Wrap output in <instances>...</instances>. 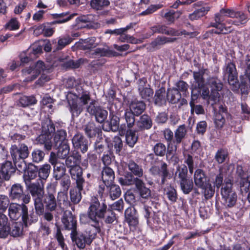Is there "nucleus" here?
Instances as JSON below:
<instances>
[{"label": "nucleus", "mask_w": 250, "mask_h": 250, "mask_svg": "<svg viewBox=\"0 0 250 250\" xmlns=\"http://www.w3.org/2000/svg\"><path fill=\"white\" fill-rule=\"evenodd\" d=\"M67 100L72 116L78 117L83 110V106L79 101H78L77 96L76 94L70 93L68 95Z\"/></svg>", "instance_id": "nucleus-17"}, {"label": "nucleus", "mask_w": 250, "mask_h": 250, "mask_svg": "<svg viewBox=\"0 0 250 250\" xmlns=\"http://www.w3.org/2000/svg\"><path fill=\"white\" fill-rule=\"evenodd\" d=\"M203 189V193L206 199H209L211 198L214 193V189L212 188L210 183L208 182L207 184L204 185L203 188H201Z\"/></svg>", "instance_id": "nucleus-60"}, {"label": "nucleus", "mask_w": 250, "mask_h": 250, "mask_svg": "<svg viewBox=\"0 0 250 250\" xmlns=\"http://www.w3.org/2000/svg\"><path fill=\"white\" fill-rule=\"evenodd\" d=\"M221 194L222 200L226 208H231L235 205L237 196L235 191L232 189V184L230 182L227 181L223 185Z\"/></svg>", "instance_id": "nucleus-4"}, {"label": "nucleus", "mask_w": 250, "mask_h": 250, "mask_svg": "<svg viewBox=\"0 0 250 250\" xmlns=\"http://www.w3.org/2000/svg\"><path fill=\"white\" fill-rule=\"evenodd\" d=\"M204 72H193L194 81L192 86L195 90H200V94L203 99L206 100L208 97V88L206 86L203 77Z\"/></svg>", "instance_id": "nucleus-8"}, {"label": "nucleus", "mask_w": 250, "mask_h": 250, "mask_svg": "<svg viewBox=\"0 0 250 250\" xmlns=\"http://www.w3.org/2000/svg\"><path fill=\"white\" fill-rule=\"evenodd\" d=\"M58 150L56 154V157L57 159H64L69 154L70 152V147L66 143H63L60 145H58Z\"/></svg>", "instance_id": "nucleus-42"}, {"label": "nucleus", "mask_w": 250, "mask_h": 250, "mask_svg": "<svg viewBox=\"0 0 250 250\" xmlns=\"http://www.w3.org/2000/svg\"><path fill=\"white\" fill-rule=\"evenodd\" d=\"M167 101L172 104L177 103L181 98V94L176 88L168 89L167 93Z\"/></svg>", "instance_id": "nucleus-41"}, {"label": "nucleus", "mask_w": 250, "mask_h": 250, "mask_svg": "<svg viewBox=\"0 0 250 250\" xmlns=\"http://www.w3.org/2000/svg\"><path fill=\"white\" fill-rule=\"evenodd\" d=\"M135 116V115L128 109L125 110L124 116L126 123V128L127 127L128 129H131L136 125Z\"/></svg>", "instance_id": "nucleus-49"}, {"label": "nucleus", "mask_w": 250, "mask_h": 250, "mask_svg": "<svg viewBox=\"0 0 250 250\" xmlns=\"http://www.w3.org/2000/svg\"><path fill=\"white\" fill-rule=\"evenodd\" d=\"M49 162L54 166L53 176L56 180H60L65 175L66 168L62 163H60L54 152L50 153Z\"/></svg>", "instance_id": "nucleus-14"}, {"label": "nucleus", "mask_w": 250, "mask_h": 250, "mask_svg": "<svg viewBox=\"0 0 250 250\" xmlns=\"http://www.w3.org/2000/svg\"><path fill=\"white\" fill-rule=\"evenodd\" d=\"M44 155L43 151L38 149H35L32 152V160L36 163L40 162L43 160Z\"/></svg>", "instance_id": "nucleus-64"}, {"label": "nucleus", "mask_w": 250, "mask_h": 250, "mask_svg": "<svg viewBox=\"0 0 250 250\" xmlns=\"http://www.w3.org/2000/svg\"><path fill=\"white\" fill-rule=\"evenodd\" d=\"M173 28L169 27L166 25L157 24L150 27L152 34L159 33L172 36Z\"/></svg>", "instance_id": "nucleus-39"}, {"label": "nucleus", "mask_w": 250, "mask_h": 250, "mask_svg": "<svg viewBox=\"0 0 250 250\" xmlns=\"http://www.w3.org/2000/svg\"><path fill=\"white\" fill-rule=\"evenodd\" d=\"M101 178L103 182L107 186L112 184L115 179L114 171L108 167H104L101 172Z\"/></svg>", "instance_id": "nucleus-30"}, {"label": "nucleus", "mask_w": 250, "mask_h": 250, "mask_svg": "<svg viewBox=\"0 0 250 250\" xmlns=\"http://www.w3.org/2000/svg\"><path fill=\"white\" fill-rule=\"evenodd\" d=\"M240 191L242 194L248 193L247 199L250 203V179L243 180L241 183Z\"/></svg>", "instance_id": "nucleus-57"}, {"label": "nucleus", "mask_w": 250, "mask_h": 250, "mask_svg": "<svg viewBox=\"0 0 250 250\" xmlns=\"http://www.w3.org/2000/svg\"><path fill=\"white\" fill-rule=\"evenodd\" d=\"M160 170V177H161V180L160 183H159V181H158V183L160 185H164L165 183L166 179L169 176L170 173L169 170L167 168V165L164 162H162L161 164V167H159Z\"/></svg>", "instance_id": "nucleus-48"}, {"label": "nucleus", "mask_w": 250, "mask_h": 250, "mask_svg": "<svg viewBox=\"0 0 250 250\" xmlns=\"http://www.w3.org/2000/svg\"><path fill=\"white\" fill-rule=\"evenodd\" d=\"M140 196L144 199L148 200L151 197V190L146 187L145 183L142 180L136 187Z\"/></svg>", "instance_id": "nucleus-38"}, {"label": "nucleus", "mask_w": 250, "mask_h": 250, "mask_svg": "<svg viewBox=\"0 0 250 250\" xmlns=\"http://www.w3.org/2000/svg\"><path fill=\"white\" fill-rule=\"evenodd\" d=\"M20 26V23L16 18H11L5 25V28L10 30H16Z\"/></svg>", "instance_id": "nucleus-63"}, {"label": "nucleus", "mask_w": 250, "mask_h": 250, "mask_svg": "<svg viewBox=\"0 0 250 250\" xmlns=\"http://www.w3.org/2000/svg\"><path fill=\"white\" fill-rule=\"evenodd\" d=\"M10 152L13 161L25 159L29 154L28 146L24 144L20 145L19 146L15 145H12L10 147Z\"/></svg>", "instance_id": "nucleus-15"}, {"label": "nucleus", "mask_w": 250, "mask_h": 250, "mask_svg": "<svg viewBox=\"0 0 250 250\" xmlns=\"http://www.w3.org/2000/svg\"><path fill=\"white\" fill-rule=\"evenodd\" d=\"M45 68L44 62L39 61L36 64L22 70V74L26 77L24 81L31 82L35 80L37 76Z\"/></svg>", "instance_id": "nucleus-12"}, {"label": "nucleus", "mask_w": 250, "mask_h": 250, "mask_svg": "<svg viewBox=\"0 0 250 250\" xmlns=\"http://www.w3.org/2000/svg\"><path fill=\"white\" fill-rule=\"evenodd\" d=\"M51 167L49 164H44L39 169L38 174L39 180H45L49 176L50 172Z\"/></svg>", "instance_id": "nucleus-55"}, {"label": "nucleus", "mask_w": 250, "mask_h": 250, "mask_svg": "<svg viewBox=\"0 0 250 250\" xmlns=\"http://www.w3.org/2000/svg\"><path fill=\"white\" fill-rule=\"evenodd\" d=\"M135 176L131 173L127 172L124 177L119 178L118 182L122 186H129L135 184L136 187L142 179Z\"/></svg>", "instance_id": "nucleus-27"}, {"label": "nucleus", "mask_w": 250, "mask_h": 250, "mask_svg": "<svg viewBox=\"0 0 250 250\" xmlns=\"http://www.w3.org/2000/svg\"><path fill=\"white\" fill-rule=\"evenodd\" d=\"M214 22L210 23V26L214 27L215 29L210 30V32L216 34H227L231 32V27H227L224 21H218L216 18H214Z\"/></svg>", "instance_id": "nucleus-25"}, {"label": "nucleus", "mask_w": 250, "mask_h": 250, "mask_svg": "<svg viewBox=\"0 0 250 250\" xmlns=\"http://www.w3.org/2000/svg\"><path fill=\"white\" fill-rule=\"evenodd\" d=\"M68 172L72 179L76 181V187L80 189H83L85 183L83 177V169L80 165H77L68 169Z\"/></svg>", "instance_id": "nucleus-19"}, {"label": "nucleus", "mask_w": 250, "mask_h": 250, "mask_svg": "<svg viewBox=\"0 0 250 250\" xmlns=\"http://www.w3.org/2000/svg\"><path fill=\"white\" fill-rule=\"evenodd\" d=\"M63 228L71 231L70 237L73 238L77 234V220L74 215L70 211H65L61 219Z\"/></svg>", "instance_id": "nucleus-11"}, {"label": "nucleus", "mask_w": 250, "mask_h": 250, "mask_svg": "<svg viewBox=\"0 0 250 250\" xmlns=\"http://www.w3.org/2000/svg\"><path fill=\"white\" fill-rule=\"evenodd\" d=\"M56 186L53 183H49L46 188V193L42 198V203L47 210L50 211L56 210L57 207L56 199Z\"/></svg>", "instance_id": "nucleus-5"}, {"label": "nucleus", "mask_w": 250, "mask_h": 250, "mask_svg": "<svg viewBox=\"0 0 250 250\" xmlns=\"http://www.w3.org/2000/svg\"><path fill=\"white\" fill-rule=\"evenodd\" d=\"M110 4L109 0H91L90 1V6L94 10L99 11L102 14H105L107 13V11H104V9L107 7Z\"/></svg>", "instance_id": "nucleus-32"}, {"label": "nucleus", "mask_w": 250, "mask_h": 250, "mask_svg": "<svg viewBox=\"0 0 250 250\" xmlns=\"http://www.w3.org/2000/svg\"><path fill=\"white\" fill-rule=\"evenodd\" d=\"M120 118L112 113L109 116V119L104 122L103 125V128L104 131H109L110 130L116 131L118 129L120 132L125 133L126 131V125L122 124L119 126Z\"/></svg>", "instance_id": "nucleus-13"}, {"label": "nucleus", "mask_w": 250, "mask_h": 250, "mask_svg": "<svg viewBox=\"0 0 250 250\" xmlns=\"http://www.w3.org/2000/svg\"><path fill=\"white\" fill-rule=\"evenodd\" d=\"M121 193V189L119 185L113 184L109 185L108 194L112 200H114L118 198Z\"/></svg>", "instance_id": "nucleus-46"}, {"label": "nucleus", "mask_w": 250, "mask_h": 250, "mask_svg": "<svg viewBox=\"0 0 250 250\" xmlns=\"http://www.w3.org/2000/svg\"><path fill=\"white\" fill-rule=\"evenodd\" d=\"M87 111L91 115H94L96 121L99 123H103L107 118V111L99 106L90 104L87 108Z\"/></svg>", "instance_id": "nucleus-20"}, {"label": "nucleus", "mask_w": 250, "mask_h": 250, "mask_svg": "<svg viewBox=\"0 0 250 250\" xmlns=\"http://www.w3.org/2000/svg\"><path fill=\"white\" fill-rule=\"evenodd\" d=\"M125 219L129 226L135 227L138 224V217L136 209L133 207L127 208L125 211Z\"/></svg>", "instance_id": "nucleus-24"}, {"label": "nucleus", "mask_w": 250, "mask_h": 250, "mask_svg": "<svg viewBox=\"0 0 250 250\" xmlns=\"http://www.w3.org/2000/svg\"><path fill=\"white\" fill-rule=\"evenodd\" d=\"M207 177L204 171L201 169H197L194 174V182L195 185L199 188H203L207 182Z\"/></svg>", "instance_id": "nucleus-33"}, {"label": "nucleus", "mask_w": 250, "mask_h": 250, "mask_svg": "<svg viewBox=\"0 0 250 250\" xmlns=\"http://www.w3.org/2000/svg\"><path fill=\"white\" fill-rule=\"evenodd\" d=\"M225 76L228 78L229 83L234 88H236L238 84V74L235 64L229 62L226 65L223 69Z\"/></svg>", "instance_id": "nucleus-16"}, {"label": "nucleus", "mask_w": 250, "mask_h": 250, "mask_svg": "<svg viewBox=\"0 0 250 250\" xmlns=\"http://www.w3.org/2000/svg\"><path fill=\"white\" fill-rule=\"evenodd\" d=\"M127 165L129 173L140 179L144 176V170L142 166L132 160L129 161Z\"/></svg>", "instance_id": "nucleus-34"}, {"label": "nucleus", "mask_w": 250, "mask_h": 250, "mask_svg": "<svg viewBox=\"0 0 250 250\" xmlns=\"http://www.w3.org/2000/svg\"><path fill=\"white\" fill-rule=\"evenodd\" d=\"M208 10L205 7H201L195 10L188 16L189 19L191 21L197 20L205 16Z\"/></svg>", "instance_id": "nucleus-56"}, {"label": "nucleus", "mask_w": 250, "mask_h": 250, "mask_svg": "<svg viewBox=\"0 0 250 250\" xmlns=\"http://www.w3.org/2000/svg\"><path fill=\"white\" fill-rule=\"evenodd\" d=\"M233 15L234 10L222 8L218 13L215 14L214 18H216L218 21H224L226 17L233 18Z\"/></svg>", "instance_id": "nucleus-44"}, {"label": "nucleus", "mask_w": 250, "mask_h": 250, "mask_svg": "<svg viewBox=\"0 0 250 250\" xmlns=\"http://www.w3.org/2000/svg\"><path fill=\"white\" fill-rule=\"evenodd\" d=\"M82 190L78 189L77 187L70 189V199L74 204H78L80 202L82 199L81 191Z\"/></svg>", "instance_id": "nucleus-54"}, {"label": "nucleus", "mask_w": 250, "mask_h": 250, "mask_svg": "<svg viewBox=\"0 0 250 250\" xmlns=\"http://www.w3.org/2000/svg\"><path fill=\"white\" fill-rule=\"evenodd\" d=\"M72 142L74 147L80 149L82 153H85L89 145L88 140L81 133H77L72 138Z\"/></svg>", "instance_id": "nucleus-18"}, {"label": "nucleus", "mask_w": 250, "mask_h": 250, "mask_svg": "<svg viewBox=\"0 0 250 250\" xmlns=\"http://www.w3.org/2000/svg\"><path fill=\"white\" fill-rule=\"evenodd\" d=\"M234 15L233 18L237 19L233 21V24L234 25L238 26L241 24H244L248 21L247 16L242 12L234 10Z\"/></svg>", "instance_id": "nucleus-50"}, {"label": "nucleus", "mask_w": 250, "mask_h": 250, "mask_svg": "<svg viewBox=\"0 0 250 250\" xmlns=\"http://www.w3.org/2000/svg\"><path fill=\"white\" fill-rule=\"evenodd\" d=\"M65 159V165L69 169L80 165L82 160V156L79 152H73L70 155L67 156Z\"/></svg>", "instance_id": "nucleus-31"}, {"label": "nucleus", "mask_w": 250, "mask_h": 250, "mask_svg": "<svg viewBox=\"0 0 250 250\" xmlns=\"http://www.w3.org/2000/svg\"><path fill=\"white\" fill-rule=\"evenodd\" d=\"M54 141L56 146L66 143L67 133L65 130L61 129L57 130L56 132L54 131Z\"/></svg>", "instance_id": "nucleus-43"}, {"label": "nucleus", "mask_w": 250, "mask_h": 250, "mask_svg": "<svg viewBox=\"0 0 250 250\" xmlns=\"http://www.w3.org/2000/svg\"><path fill=\"white\" fill-rule=\"evenodd\" d=\"M9 196L12 200L21 201L24 204H28L31 200L30 195L24 193L23 187L20 184H15L11 186Z\"/></svg>", "instance_id": "nucleus-10"}, {"label": "nucleus", "mask_w": 250, "mask_h": 250, "mask_svg": "<svg viewBox=\"0 0 250 250\" xmlns=\"http://www.w3.org/2000/svg\"><path fill=\"white\" fill-rule=\"evenodd\" d=\"M136 130L127 129L125 131L126 143L129 146L132 147L138 140V136L136 135Z\"/></svg>", "instance_id": "nucleus-45"}, {"label": "nucleus", "mask_w": 250, "mask_h": 250, "mask_svg": "<svg viewBox=\"0 0 250 250\" xmlns=\"http://www.w3.org/2000/svg\"><path fill=\"white\" fill-rule=\"evenodd\" d=\"M0 171L2 175L4 176L5 180L8 181L10 179L11 175L16 171V168L12 165L11 162L7 161L2 164Z\"/></svg>", "instance_id": "nucleus-35"}, {"label": "nucleus", "mask_w": 250, "mask_h": 250, "mask_svg": "<svg viewBox=\"0 0 250 250\" xmlns=\"http://www.w3.org/2000/svg\"><path fill=\"white\" fill-rule=\"evenodd\" d=\"M26 204H21L11 203L8 208V215L11 220H17L21 217L23 224L25 227L30 225L33 222L38 220L37 218L34 215H28V208Z\"/></svg>", "instance_id": "nucleus-3"}, {"label": "nucleus", "mask_w": 250, "mask_h": 250, "mask_svg": "<svg viewBox=\"0 0 250 250\" xmlns=\"http://www.w3.org/2000/svg\"><path fill=\"white\" fill-rule=\"evenodd\" d=\"M7 227L11 236L19 237L22 234L23 227L21 222H14Z\"/></svg>", "instance_id": "nucleus-37"}, {"label": "nucleus", "mask_w": 250, "mask_h": 250, "mask_svg": "<svg viewBox=\"0 0 250 250\" xmlns=\"http://www.w3.org/2000/svg\"><path fill=\"white\" fill-rule=\"evenodd\" d=\"M129 111H131L136 116L141 115L146 109V104L142 101L134 100L129 104Z\"/></svg>", "instance_id": "nucleus-29"}, {"label": "nucleus", "mask_w": 250, "mask_h": 250, "mask_svg": "<svg viewBox=\"0 0 250 250\" xmlns=\"http://www.w3.org/2000/svg\"><path fill=\"white\" fill-rule=\"evenodd\" d=\"M152 125V122L150 117L146 114H144L136 122L135 130L138 131L149 129L151 127Z\"/></svg>", "instance_id": "nucleus-26"}, {"label": "nucleus", "mask_w": 250, "mask_h": 250, "mask_svg": "<svg viewBox=\"0 0 250 250\" xmlns=\"http://www.w3.org/2000/svg\"><path fill=\"white\" fill-rule=\"evenodd\" d=\"M85 134L89 138H93L102 136V131L100 126L93 123H88L83 127Z\"/></svg>", "instance_id": "nucleus-23"}, {"label": "nucleus", "mask_w": 250, "mask_h": 250, "mask_svg": "<svg viewBox=\"0 0 250 250\" xmlns=\"http://www.w3.org/2000/svg\"><path fill=\"white\" fill-rule=\"evenodd\" d=\"M102 219H104L106 224H112L116 220V214L112 209L107 208V211Z\"/></svg>", "instance_id": "nucleus-61"}, {"label": "nucleus", "mask_w": 250, "mask_h": 250, "mask_svg": "<svg viewBox=\"0 0 250 250\" xmlns=\"http://www.w3.org/2000/svg\"><path fill=\"white\" fill-rule=\"evenodd\" d=\"M184 156V163L187 165L190 173L192 174L194 169L193 157L190 154H185Z\"/></svg>", "instance_id": "nucleus-62"}, {"label": "nucleus", "mask_w": 250, "mask_h": 250, "mask_svg": "<svg viewBox=\"0 0 250 250\" xmlns=\"http://www.w3.org/2000/svg\"><path fill=\"white\" fill-rule=\"evenodd\" d=\"M37 101L34 97H27L23 96L20 98L19 104L22 107H26L30 104H36Z\"/></svg>", "instance_id": "nucleus-59"}, {"label": "nucleus", "mask_w": 250, "mask_h": 250, "mask_svg": "<svg viewBox=\"0 0 250 250\" xmlns=\"http://www.w3.org/2000/svg\"><path fill=\"white\" fill-rule=\"evenodd\" d=\"M85 233V234H82L78 235L77 232L73 238H71L73 242H74L80 249H84L86 244L90 245L95 238L97 234L100 232L93 229H87Z\"/></svg>", "instance_id": "nucleus-9"}, {"label": "nucleus", "mask_w": 250, "mask_h": 250, "mask_svg": "<svg viewBox=\"0 0 250 250\" xmlns=\"http://www.w3.org/2000/svg\"><path fill=\"white\" fill-rule=\"evenodd\" d=\"M180 184L182 190L186 194L190 192L193 188L192 181L188 179L180 180Z\"/></svg>", "instance_id": "nucleus-52"}, {"label": "nucleus", "mask_w": 250, "mask_h": 250, "mask_svg": "<svg viewBox=\"0 0 250 250\" xmlns=\"http://www.w3.org/2000/svg\"><path fill=\"white\" fill-rule=\"evenodd\" d=\"M166 39L165 36H158L149 44L147 49L150 51H154L158 49L160 47L166 44Z\"/></svg>", "instance_id": "nucleus-40"}, {"label": "nucleus", "mask_w": 250, "mask_h": 250, "mask_svg": "<svg viewBox=\"0 0 250 250\" xmlns=\"http://www.w3.org/2000/svg\"><path fill=\"white\" fill-rule=\"evenodd\" d=\"M42 133L38 138V142L41 144L44 145V147L47 150L51 149L52 144L51 139L52 133L55 131L54 125L51 121L42 125Z\"/></svg>", "instance_id": "nucleus-6"}, {"label": "nucleus", "mask_w": 250, "mask_h": 250, "mask_svg": "<svg viewBox=\"0 0 250 250\" xmlns=\"http://www.w3.org/2000/svg\"><path fill=\"white\" fill-rule=\"evenodd\" d=\"M107 206L105 203H101L98 198L92 197L87 209V213L93 222V229L99 232L101 231L102 223L100 220L107 211Z\"/></svg>", "instance_id": "nucleus-1"}, {"label": "nucleus", "mask_w": 250, "mask_h": 250, "mask_svg": "<svg viewBox=\"0 0 250 250\" xmlns=\"http://www.w3.org/2000/svg\"><path fill=\"white\" fill-rule=\"evenodd\" d=\"M228 150L224 148L219 149L215 153L214 159L218 164H222L228 157Z\"/></svg>", "instance_id": "nucleus-53"}, {"label": "nucleus", "mask_w": 250, "mask_h": 250, "mask_svg": "<svg viewBox=\"0 0 250 250\" xmlns=\"http://www.w3.org/2000/svg\"><path fill=\"white\" fill-rule=\"evenodd\" d=\"M146 79H140L139 81L138 90L142 99L149 101L153 96V90L152 88L146 86Z\"/></svg>", "instance_id": "nucleus-21"}, {"label": "nucleus", "mask_w": 250, "mask_h": 250, "mask_svg": "<svg viewBox=\"0 0 250 250\" xmlns=\"http://www.w3.org/2000/svg\"><path fill=\"white\" fill-rule=\"evenodd\" d=\"M26 185V189L32 196L36 213L41 216L43 214L44 205L42 198L45 193L44 183L41 180H38Z\"/></svg>", "instance_id": "nucleus-2"}, {"label": "nucleus", "mask_w": 250, "mask_h": 250, "mask_svg": "<svg viewBox=\"0 0 250 250\" xmlns=\"http://www.w3.org/2000/svg\"><path fill=\"white\" fill-rule=\"evenodd\" d=\"M207 83L210 87V91L208 90V97L206 100L208 102L209 101L215 102L220 97L219 92L223 88V83L215 76L208 77L207 80Z\"/></svg>", "instance_id": "nucleus-7"}, {"label": "nucleus", "mask_w": 250, "mask_h": 250, "mask_svg": "<svg viewBox=\"0 0 250 250\" xmlns=\"http://www.w3.org/2000/svg\"><path fill=\"white\" fill-rule=\"evenodd\" d=\"M81 49L86 50H90L95 48L98 45V43L96 42V38L91 37L82 41Z\"/></svg>", "instance_id": "nucleus-47"}, {"label": "nucleus", "mask_w": 250, "mask_h": 250, "mask_svg": "<svg viewBox=\"0 0 250 250\" xmlns=\"http://www.w3.org/2000/svg\"><path fill=\"white\" fill-rule=\"evenodd\" d=\"M226 109L223 107L222 105L219 107V112L215 115L214 119V123L216 127L218 128H221L224 126L225 123V119L223 115L220 112H225Z\"/></svg>", "instance_id": "nucleus-51"}, {"label": "nucleus", "mask_w": 250, "mask_h": 250, "mask_svg": "<svg viewBox=\"0 0 250 250\" xmlns=\"http://www.w3.org/2000/svg\"><path fill=\"white\" fill-rule=\"evenodd\" d=\"M166 96V90L164 87H161L156 90L153 98L154 104L159 106L165 105L166 104L167 99Z\"/></svg>", "instance_id": "nucleus-36"}, {"label": "nucleus", "mask_w": 250, "mask_h": 250, "mask_svg": "<svg viewBox=\"0 0 250 250\" xmlns=\"http://www.w3.org/2000/svg\"><path fill=\"white\" fill-rule=\"evenodd\" d=\"M153 151L156 156L163 157L166 153V146L162 143H156L153 147Z\"/></svg>", "instance_id": "nucleus-58"}, {"label": "nucleus", "mask_w": 250, "mask_h": 250, "mask_svg": "<svg viewBox=\"0 0 250 250\" xmlns=\"http://www.w3.org/2000/svg\"><path fill=\"white\" fill-rule=\"evenodd\" d=\"M117 53L109 49L108 47H99L95 49L91 53L90 57L97 58L102 57H112L117 56Z\"/></svg>", "instance_id": "nucleus-28"}, {"label": "nucleus", "mask_w": 250, "mask_h": 250, "mask_svg": "<svg viewBox=\"0 0 250 250\" xmlns=\"http://www.w3.org/2000/svg\"><path fill=\"white\" fill-rule=\"evenodd\" d=\"M187 134V129L185 125H179L174 131V137L173 140L174 149L176 150L178 145L182 143L186 138Z\"/></svg>", "instance_id": "nucleus-22"}]
</instances>
